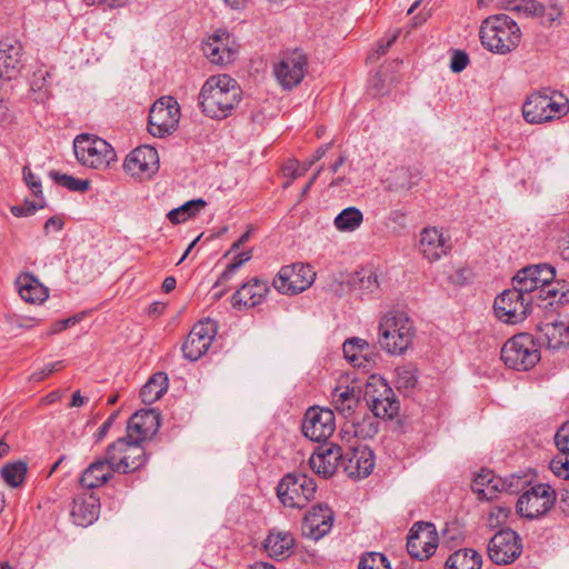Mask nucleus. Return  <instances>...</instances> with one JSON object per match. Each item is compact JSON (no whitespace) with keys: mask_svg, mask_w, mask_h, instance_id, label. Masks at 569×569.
<instances>
[{"mask_svg":"<svg viewBox=\"0 0 569 569\" xmlns=\"http://www.w3.org/2000/svg\"><path fill=\"white\" fill-rule=\"evenodd\" d=\"M556 270L548 263L531 264L520 269L512 278V284L518 286L533 301H548L545 306L569 302V290H563L565 284L553 282Z\"/></svg>","mask_w":569,"mask_h":569,"instance_id":"f257e3e1","label":"nucleus"},{"mask_svg":"<svg viewBox=\"0 0 569 569\" xmlns=\"http://www.w3.org/2000/svg\"><path fill=\"white\" fill-rule=\"evenodd\" d=\"M242 99V89L230 73L212 74L199 92L202 112L212 119H224Z\"/></svg>","mask_w":569,"mask_h":569,"instance_id":"f03ea898","label":"nucleus"},{"mask_svg":"<svg viewBox=\"0 0 569 569\" xmlns=\"http://www.w3.org/2000/svg\"><path fill=\"white\" fill-rule=\"evenodd\" d=\"M481 44L489 51L506 54L513 51L521 41L522 32L518 23L505 13L487 17L480 26Z\"/></svg>","mask_w":569,"mask_h":569,"instance_id":"7ed1b4c3","label":"nucleus"},{"mask_svg":"<svg viewBox=\"0 0 569 569\" xmlns=\"http://www.w3.org/2000/svg\"><path fill=\"white\" fill-rule=\"evenodd\" d=\"M416 330L411 318L401 310H390L379 322V343L391 355L403 353L412 343Z\"/></svg>","mask_w":569,"mask_h":569,"instance_id":"20e7f679","label":"nucleus"},{"mask_svg":"<svg viewBox=\"0 0 569 569\" xmlns=\"http://www.w3.org/2000/svg\"><path fill=\"white\" fill-rule=\"evenodd\" d=\"M569 111V100L560 92L537 91L527 97L522 116L528 123L539 124L560 119Z\"/></svg>","mask_w":569,"mask_h":569,"instance_id":"39448f33","label":"nucleus"},{"mask_svg":"<svg viewBox=\"0 0 569 569\" xmlns=\"http://www.w3.org/2000/svg\"><path fill=\"white\" fill-rule=\"evenodd\" d=\"M117 473H131L147 463L146 450L124 437L111 442L102 456Z\"/></svg>","mask_w":569,"mask_h":569,"instance_id":"423d86ee","label":"nucleus"},{"mask_svg":"<svg viewBox=\"0 0 569 569\" xmlns=\"http://www.w3.org/2000/svg\"><path fill=\"white\" fill-rule=\"evenodd\" d=\"M317 490L312 477L300 472H289L277 486V496L284 507L301 509L313 499Z\"/></svg>","mask_w":569,"mask_h":569,"instance_id":"0eeeda50","label":"nucleus"},{"mask_svg":"<svg viewBox=\"0 0 569 569\" xmlns=\"http://www.w3.org/2000/svg\"><path fill=\"white\" fill-rule=\"evenodd\" d=\"M77 160L93 169H107L117 154L106 140L88 133L79 134L73 141Z\"/></svg>","mask_w":569,"mask_h":569,"instance_id":"6e6552de","label":"nucleus"},{"mask_svg":"<svg viewBox=\"0 0 569 569\" xmlns=\"http://www.w3.org/2000/svg\"><path fill=\"white\" fill-rule=\"evenodd\" d=\"M501 360L515 370H529L540 360L539 349L528 333L516 335L501 348Z\"/></svg>","mask_w":569,"mask_h":569,"instance_id":"1a4fd4ad","label":"nucleus"},{"mask_svg":"<svg viewBox=\"0 0 569 569\" xmlns=\"http://www.w3.org/2000/svg\"><path fill=\"white\" fill-rule=\"evenodd\" d=\"M533 298L527 296L518 286L505 290L493 302L496 317L509 325L523 321L530 313Z\"/></svg>","mask_w":569,"mask_h":569,"instance_id":"9d476101","label":"nucleus"},{"mask_svg":"<svg viewBox=\"0 0 569 569\" xmlns=\"http://www.w3.org/2000/svg\"><path fill=\"white\" fill-rule=\"evenodd\" d=\"M180 107L171 96L159 98L150 108L148 130L154 137L172 133L179 124Z\"/></svg>","mask_w":569,"mask_h":569,"instance_id":"9b49d317","label":"nucleus"},{"mask_svg":"<svg viewBox=\"0 0 569 569\" xmlns=\"http://www.w3.org/2000/svg\"><path fill=\"white\" fill-rule=\"evenodd\" d=\"M556 502V491L547 483H538L523 492L517 501L518 513L527 519L546 515Z\"/></svg>","mask_w":569,"mask_h":569,"instance_id":"f8f14e48","label":"nucleus"},{"mask_svg":"<svg viewBox=\"0 0 569 569\" xmlns=\"http://www.w3.org/2000/svg\"><path fill=\"white\" fill-rule=\"evenodd\" d=\"M365 399L376 418L392 419L398 415L400 403L393 390L382 379L367 383Z\"/></svg>","mask_w":569,"mask_h":569,"instance_id":"ddd939ff","label":"nucleus"},{"mask_svg":"<svg viewBox=\"0 0 569 569\" xmlns=\"http://www.w3.org/2000/svg\"><path fill=\"white\" fill-rule=\"evenodd\" d=\"M316 272L309 264L301 262L283 266L276 278L273 287L284 295H297L307 290L315 281Z\"/></svg>","mask_w":569,"mask_h":569,"instance_id":"4468645a","label":"nucleus"},{"mask_svg":"<svg viewBox=\"0 0 569 569\" xmlns=\"http://www.w3.org/2000/svg\"><path fill=\"white\" fill-rule=\"evenodd\" d=\"M217 331L218 325L212 319L197 322L182 345L183 357L190 361L200 359L210 348Z\"/></svg>","mask_w":569,"mask_h":569,"instance_id":"2eb2a0df","label":"nucleus"},{"mask_svg":"<svg viewBox=\"0 0 569 569\" xmlns=\"http://www.w3.org/2000/svg\"><path fill=\"white\" fill-rule=\"evenodd\" d=\"M521 550V539L511 529L498 531L488 543V556L497 565L513 562L520 556Z\"/></svg>","mask_w":569,"mask_h":569,"instance_id":"dca6fc26","label":"nucleus"},{"mask_svg":"<svg viewBox=\"0 0 569 569\" xmlns=\"http://www.w3.org/2000/svg\"><path fill=\"white\" fill-rule=\"evenodd\" d=\"M438 547V533L430 522H416L407 538V550L418 560L429 559Z\"/></svg>","mask_w":569,"mask_h":569,"instance_id":"f3484780","label":"nucleus"},{"mask_svg":"<svg viewBox=\"0 0 569 569\" xmlns=\"http://www.w3.org/2000/svg\"><path fill=\"white\" fill-rule=\"evenodd\" d=\"M303 435L312 441L320 442L330 438L336 429L335 412L328 408H309L302 422Z\"/></svg>","mask_w":569,"mask_h":569,"instance_id":"a211bd4d","label":"nucleus"},{"mask_svg":"<svg viewBox=\"0 0 569 569\" xmlns=\"http://www.w3.org/2000/svg\"><path fill=\"white\" fill-rule=\"evenodd\" d=\"M522 481L520 476H511L510 480H502L493 475L491 470H481L473 479L472 491L478 496L479 500H492L497 493L505 490L510 493L518 491L519 482Z\"/></svg>","mask_w":569,"mask_h":569,"instance_id":"6ab92c4d","label":"nucleus"},{"mask_svg":"<svg viewBox=\"0 0 569 569\" xmlns=\"http://www.w3.org/2000/svg\"><path fill=\"white\" fill-rule=\"evenodd\" d=\"M123 168L132 177H150L159 169L158 151L150 146L138 147L127 156Z\"/></svg>","mask_w":569,"mask_h":569,"instance_id":"aec40b11","label":"nucleus"},{"mask_svg":"<svg viewBox=\"0 0 569 569\" xmlns=\"http://www.w3.org/2000/svg\"><path fill=\"white\" fill-rule=\"evenodd\" d=\"M373 467V452L366 446L351 448L342 455V468L350 478H366L372 472Z\"/></svg>","mask_w":569,"mask_h":569,"instance_id":"412c9836","label":"nucleus"},{"mask_svg":"<svg viewBox=\"0 0 569 569\" xmlns=\"http://www.w3.org/2000/svg\"><path fill=\"white\" fill-rule=\"evenodd\" d=\"M342 450L337 445L320 446L309 459L310 468L317 475L329 478L339 466L342 467Z\"/></svg>","mask_w":569,"mask_h":569,"instance_id":"4be33fe9","label":"nucleus"},{"mask_svg":"<svg viewBox=\"0 0 569 569\" xmlns=\"http://www.w3.org/2000/svg\"><path fill=\"white\" fill-rule=\"evenodd\" d=\"M229 44V33L218 30L203 43L202 51L211 63L223 67L233 61L236 57V51Z\"/></svg>","mask_w":569,"mask_h":569,"instance_id":"5701e85b","label":"nucleus"},{"mask_svg":"<svg viewBox=\"0 0 569 569\" xmlns=\"http://www.w3.org/2000/svg\"><path fill=\"white\" fill-rule=\"evenodd\" d=\"M269 290L270 287L266 280L253 277L233 293L232 306L234 308H253L264 300Z\"/></svg>","mask_w":569,"mask_h":569,"instance_id":"b1692460","label":"nucleus"},{"mask_svg":"<svg viewBox=\"0 0 569 569\" xmlns=\"http://www.w3.org/2000/svg\"><path fill=\"white\" fill-rule=\"evenodd\" d=\"M451 249L450 241L446 239L442 232L432 227L425 228L420 233L419 250L429 261H437L447 254Z\"/></svg>","mask_w":569,"mask_h":569,"instance_id":"393cba45","label":"nucleus"},{"mask_svg":"<svg viewBox=\"0 0 569 569\" xmlns=\"http://www.w3.org/2000/svg\"><path fill=\"white\" fill-rule=\"evenodd\" d=\"M333 518V511L328 506L318 505L305 516V527L309 529L310 536L318 540L331 530Z\"/></svg>","mask_w":569,"mask_h":569,"instance_id":"a878e982","label":"nucleus"},{"mask_svg":"<svg viewBox=\"0 0 569 569\" xmlns=\"http://www.w3.org/2000/svg\"><path fill=\"white\" fill-rule=\"evenodd\" d=\"M114 473L109 462L99 457L83 470L79 481L83 488L94 489L111 480Z\"/></svg>","mask_w":569,"mask_h":569,"instance_id":"bb28decb","label":"nucleus"},{"mask_svg":"<svg viewBox=\"0 0 569 569\" xmlns=\"http://www.w3.org/2000/svg\"><path fill=\"white\" fill-rule=\"evenodd\" d=\"M99 510V499L90 493L73 500L70 515L76 525L87 527L98 519Z\"/></svg>","mask_w":569,"mask_h":569,"instance_id":"cd10ccee","label":"nucleus"},{"mask_svg":"<svg viewBox=\"0 0 569 569\" xmlns=\"http://www.w3.org/2000/svg\"><path fill=\"white\" fill-rule=\"evenodd\" d=\"M360 401V391L351 387H337L332 391V406L345 418L353 415Z\"/></svg>","mask_w":569,"mask_h":569,"instance_id":"c85d7f7f","label":"nucleus"},{"mask_svg":"<svg viewBox=\"0 0 569 569\" xmlns=\"http://www.w3.org/2000/svg\"><path fill=\"white\" fill-rule=\"evenodd\" d=\"M20 297L30 303H41L48 298V289L32 274L26 273L17 279Z\"/></svg>","mask_w":569,"mask_h":569,"instance_id":"c756f323","label":"nucleus"},{"mask_svg":"<svg viewBox=\"0 0 569 569\" xmlns=\"http://www.w3.org/2000/svg\"><path fill=\"white\" fill-rule=\"evenodd\" d=\"M293 541L290 532L272 530L264 539L263 547L272 558H287L291 553Z\"/></svg>","mask_w":569,"mask_h":569,"instance_id":"7c9ffc66","label":"nucleus"},{"mask_svg":"<svg viewBox=\"0 0 569 569\" xmlns=\"http://www.w3.org/2000/svg\"><path fill=\"white\" fill-rule=\"evenodd\" d=\"M541 339L548 349L559 350L569 346L565 322H550L540 328Z\"/></svg>","mask_w":569,"mask_h":569,"instance_id":"2f4dec72","label":"nucleus"},{"mask_svg":"<svg viewBox=\"0 0 569 569\" xmlns=\"http://www.w3.org/2000/svg\"><path fill=\"white\" fill-rule=\"evenodd\" d=\"M482 558L473 549H459L449 556L445 569H481Z\"/></svg>","mask_w":569,"mask_h":569,"instance_id":"473e14b6","label":"nucleus"},{"mask_svg":"<svg viewBox=\"0 0 569 569\" xmlns=\"http://www.w3.org/2000/svg\"><path fill=\"white\" fill-rule=\"evenodd\" d=\"M499 8L526 18H540L546 11V7L536 0H503Z\"/></svg>","mask_w":569,"mask_h":569,"instance_id":"72a5a7b5","label":"nucleus"},{"mask_svg":"<svg viewBox=\"0 0 569 569\" xmlns=\"http://www.w3.org/2000/svg\"><path fill=\"white\" fill-rule=\"evenodd\" d=\"M168 389V377L164 372L154 373L141 388L140 397L144 403L151 405L159 400Z\"/></svg>","mask_w":569,"mask_h":569,"instance_id":"f704fd0d","label":"nucleus"},{"mask_svg":"<svg viewBox=\"0 0 569 569\" xmlns=\"http://www.w3.org/2000/svg\"><path fill=\"white\" fill-rule=\"evenodd\" d=\"M22 46L18 40L0 41V70L17 69L20 63Z\"/></svg>","mask_w":569,"mask_h":569,"instance_id":"c9c22d12","label":"nucleus"},{"mask_svg":"<svg viewBox=\"0 0 569 569\" xmlns=\"http://www.w3.org/2000/svg\"><path fill=\"white\" fill-rule=\"evenodd\" d=\"M347 283L353 289L361 292H373L378 287V276L369 269H361L350 274Z\"/></svg>","mask_w":569,"mask_h":569,"instance_id":"e433bc0d","label":"nucleus"},{"mask_svg":"<svg viewBox=\"0 0 569 569\" xmlns=\"http://www.w3.org/2000/svg\"><path fill=\"white\" fill-rule=\"evenodd\" d=\"M308 66L307 56L299 49L282 53L273 71H303Z\"/></svg>","mask_w":569,"mask_h":569,"instance_id":"4c0bfd02","label":"nucleus"},{"mask_svg":"<svg viewBox=\"0 0 569 569\" xmlns=\"http://www.w3.org/2000/svg\"><path fill=\"white\" fill-rule=\"evenodd\" d=\"M363 214L356 207L343 209L335 219V226L339 231H353L362 222Z\"/></svg>","mask_w":569,"mask_h":569,"instance_id":"58836bf2","label":"nucleus"},{"mask_svg":"<svg viewBox=\"0 0 569 569\" xmlns=\"http://www.w3.org/2000/svg\"><path fill=\"white\" fill-rule=\"evenodd\" d=\"M27 470L23 461L10 462L2 468L1 476L10 487L17 488L23 482Z\"/></svg>","mask_w":569,"mask_h":569,"instance_id":"ea45409f","label":"nucleus"},{"mask_svg":"<svg viewBox=\"0 0 569 569\" xmlns=\"http://www.w3.org/2000/svg\"><path fill=\"white\" fill-rule=\"evenodd\" d=\"M49 177L59 186L67 188L71 191H81L84 192L89 189L90 182L89 180H82L69 176L67 173H60L59 171L51 170L49 172Z\"/></svg>","mask_w":569,"mask_h":569,"instance_id":"a19ab883","label":"nucleus"},{"mask_svg":"<svg viewBox=\"0 0 569 569\" xmlns=\"http://www.w3.org/2000/svg\"><path fill=\"white\" fill-rule=\"evenodd\" d=\"M369 348V343L361 338H350L345 341L342 351L345 358L348 359L353 366H359V359L362 357V351Z\"/></svg>","mask_w":569,"mask_h":569,"instance_id":"79ce46f5","label":"nucleus"},{"mask_svg":"<svg viewBox=\"0 0 569 569\" xmlns=\"http://www.w3.org/2000/svg\"><path fill=\"white\" fill-rule=\"evenodd\" d=\"M396 376V385L399 390H410L418 381L417 368L413 365L398 367Z\"/></svg>","mask_w":569,"mask_h":569,"instance_id":"37998d69","label":"nucleus"},{"mask_svg":"<svg viewBox=\"0 0 569 569\" xmlns=\"http://www.w3.org/2000/svg\"><path fill=\"white\" fill-rule=\"evenodd\" d=\"M140 418L144 435H156L160 428V413L154 409L140 410L133 415Z\"/></svg>","mask_w":569,"mask_h":569,"instance_id":"c03bdc74","label":"nucleus"},{"mask_svg":"<svg viewBox=\"0 0 569 569\" xmlns=\"http://www.w3.org/2000/svg\"><path fill=\"white\" fill-rule=\"evenodd\" d=\"M358 569H391V566L385 555L369 552L361 557Z\"/></svg>","mask_w":569,"mask_h":569,"instance_id":"a18cd8bd","label":"nucleus"},{"mask_svg":"<svg viewBox=\"0 0 569 569\" xmlns=\"http://www.w3.org/2000/svg\"><path fill=\"white\" fill-rule=\"evenodd\" d=\"M151 435H144V427L140 422L139 417H132L129 419L127 425V435L124 436L126 439L130 441H136L137 446H141V443L148 439L151 438Z\"/></svg>","mask_w":569,"mask_h":569,"instance_id":"49530a36","label":"nucleus"},{"mask_svg":"<svg viewBox=\"0 0 569 569\" xmlns=\"http://www.w3.org/2000/svg\"><path fill=\"white\" fill-rule=\"evenodd\" d=\"M559 451L560 453L550 461V469L557 477L569 479V449Z\"/></svg>","mask_w":569,"mask_h":569,"instance_id":"de8ad7c7","label":"nucleus"},{"mask_svg":"<svg viewBox=\"0 0 569 569\" xmlns=\"http://www.w3.org/2000/svg\"><path fill=\"white\" fill-rule=\"evenodd\" d=\"M250 259H251V251H243V252L237 254L234 257L233 261L230 264H228L226 270L221 273L217 284L219 282L229 280L236 273V271L242 264H244L247 261H249Z\"/></svg>","mask_w":569,"mask_h":569,"instance_id":"09e8293b","label":"nucleus"},{"mask_svg":"<svg viewBox=\"0 0 569 569\" xmlns=\"http://www.w3.org/2000/svg\"><path fill=\"white\" fill-rule=\"evenodd\" d=\"M353 433L358 438H372L378 432V423L372 419H363L362 422L352 423Z\"/></svg>","mask_w":569,"mask_h":569,"instance_id":"8fccbe9b","label":"nucleus"},{"mask_svg":"<svg viewBox=\"0 0 569 569\" xmlns=\"http://www.w3.org/2000/svg\"><path fill=\"white\" fill-rule=\"evenodd\" d=\"M369 84L375 96H383L389 92V73H373Z\"/></svg>","mask_w":569,"mask_h":569,"instance_id":"3c124183","label":"nucleus"},{"mask_svg":"<svg viewBox=\"0 0 569 569\" xmlns=\"http://www.w3.org/2000/svg\"><path fill=\"white\" fill-rule=\"evenodd\" d=\"M206 200L198 198L189 200L178 208L182 214V218H184V221H187L188 219L196 217L201 210L206 208Z\"/></svg>","mask_w":569,"mask_h":569,"instance_id":"603ef678","label":"nucleus"},{"mask_svg":"<svg viewBox=\"0 0 569 569\" xmlns=\"http://www.w3.org/2000/svg\"><path fill=\"white\" fill-rule=\"evenodd\" d=\"M272 77L284 90H290L302 81L303 73H272Z\"/></svg>","mask_w":569,"mask_h":569,"instance_id":"864d4df0","label":"nucleus"},{"mask_svg":"<svg viewBox=\"0 0 569 569\" xmlns=\"http://www.w3.org/2000/svg\"><path fill=\"white\" fill-rule=\"evenodd\" d=\"M469 64V56L463 50H453L450 59L451 71H462Z\"/></svg>","mask_w":569,"mask_h":569,"instance_id":"5fc2aeb1","label":"nucleus"},{"mask_svg":"<svg viewBox=\"0 0 569 569\" xmlns=\"http://www.w3.org/2000/svg\"><path fill=\"white\" fill-rule=\"evenodd\" d=\"M23 179L36 197H40L42 194L41 181L28 167L23 168Z\"/></svg>","mask_w":569,"mask_h":569,"instance_id":"6e6d98bb","label":"nucleus"},{"mask_svg":"<svg viewBox=\"0 0 569 569\" xmlns=\"http://www.w3.org/2000/svg\"><path fill=\"white\" fill-rule=\"evenodd\" d=\"M555 442L559 450L569 449V421L559 428L555 436Z\"/></svg>","mask_w":569,"mask_h":569,"instance_id":"4d7b16f0","label":"nucleus"},{"mask_svg":"<svg viewBox=\"0 0 569 569\" xmlns=\"http://www.w3.org/2000/svg\"><path fill=\"white\" fill-rule=\"evenodd\" d=\"M61 368H63V362L62 361H56V362L49 363L43 369H41L40 371L33 372L31 375V380L32 381H37V382L38 381H42L48 376H50L54 371L60 370Z\"/></svg>","mask_w":569,"mask_h":569,"instance_id":"13d9d810","label":"nucleus"},{"mask_svg":"<svg viewBox=\"0 0 569 569\" xmlns=\"http://www.w3.org/2000/svg\"><path fill=\"white\" fill-rule=\"evenodd\" d=\"M42 206H37L32 201H26L23 204L13 206L11 212L16 217H27L33 214Z\"/></svg>","mask_w":569,"mask_h":569,"instance_id":"bf43d9fd","label":"nucleus"},{"mask_svg":"<svg viewBox=\"0 0 569 569\" xmlns=\"http://www.w3.org/2000/svg\"><path fill=\"white\" fill-rule=\"evenodd\" d=\"M509 512H510V510L507 507H501V506L495 507L491 510L490 516H489L490 526L497 527L500 523H502L507 519Z\"/></svg>","mask_w":569,"mask_h":569,"instance_id":"052dcab7","label":"nucleus"},{"mask_svg":"<svg viewBox=\"0 0 569 569\" xmlns=\"http://www.w3.org/2000/svg\"><path fill=\"white\" fill-rule=\"evenodd\" d=\"M398 34H399V31L397 32H393L391 36H389L386 40H382L376 51L369 56V60H372L373 58H379L381 56H383L388 49L392 46V43L396 41V39L398 38Z\"/></svg>","mask_w":569,"mask_h":569,"instance_id":"680f3d73","label":"nucleus"},{"mask_svg":"<svg viewBox=\"0 0 569 569\" xmlns=\"http://www.w3.org/2000/svg\"><path fill=\"white\" fill-rule=\"evenodd\" d=\"M332 143H325L320 146L316 151L312 158L306 160L303 162V171H308L317 161H319L325 154L330 150Z\"/></svg>","mask_w":569,"mask_h":569,"instance_id":"e2e57ef3","label":"nucleus"},{"mask_svg":"<svg viewBox=\"0 0 569 569\" xmlns=\"http://www.w3.org/2000/svg\"><path fill=\"white\" fill-rule=\"evenodd\" d=\"M79 320H80V317H78V316H73V317H69L63 320H59L52 326V329L48 332V335H53V333L60 332L62 330H66L67 328L74 326L77 322H79Z\"/></svg>","mask_w":569,"mask_h":569,"instance_id":"0e129e2a","label":"nucleus"},{"mask_svg":"<svg viewBox=\"0 0 569 569\" xmlns=\"http://www.w3.org/2000/svg\"><path fill=\"white\" fill-rule=\"evenodd\" d=\"M118 416V411L111 413L109 418L101 425V427L98 429V431L94 435L96 441H101L108 433L109 429L113 425L116 418Z\"/></svg>","mask_w":569,"mask_h":569,"instance_id":"69168bd1","label":"nucleus"},{"mask_svg":"<svg viewBox=\"0 0 569 569\" xmlns=\"http://www.w3.org/2000/svg\"><path fill=\"white\" fill-rule=\"evenodd\" d=\"M63 227V221L62 219L58 218V217H51L49 218L46 223H44V227H43V230L46 233H49L52 229L54 231H59L61 230Z\"/></svg>","mask_w":569,"mask_h":569,"instance_id":"338daca9","label":"nucleus"},{"mask_svg":"<svg viewBox=\"0 0 569 569\" xmlns=\"http://www.w3.org/2000/svg\"><path fill=\"white\" fill-rule=\"evenodd\" d=\"M283 170L287 176L291 177V180L302 176L306 172L303 171V163L301 164V170L298 169L296 163L287 164Z\"/></svg>","mask_w":569,"mask_h":569,"instance_id":"774afa93","label":"nucleus"}]
</instances>
